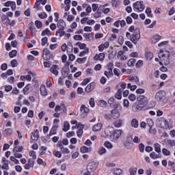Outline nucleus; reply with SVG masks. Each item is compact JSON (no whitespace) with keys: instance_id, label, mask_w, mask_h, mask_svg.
<instances>
[{"instance_id":"obj_1","label":"nucleus","mask_w":175,"mask_h":175,"mask_svg":"<svg viewBox=\"0 0 175 175\" xmlns=\"http://www.w3.org/2000/svg\"><path fill=\"white\" fill-rule=\"evenodd\" d=\"M158 57L160 59V65H169L170 64V52L168 51L161 50L158 54Z\"/></svg>"},{"instance_id":"obj_2","label":"nucleus","mask_w":175,"mask_h":175,"mask_svg":"<svg viewBox=\"0 0 175 175\" xmlns=\"http://www.w3.org/2000/svg\"><path fill=\"white\" fill-rule=\"evenodd\" d=\"M126 36L128 38V39H130V40L134 44H137V42L140 40V32L137 31L133 34H131L129 32L126 33Z\"/></svg>"},{"instance_id":"obj_3","label":"nucleus","mask_w":175,"mask_h":175,"mask_svg":"<svg viewBox=\"0 0 175 175\" xmlns=\"http://www.w3.org/2000/svg\"><path fill=\"white\" fill-rule=\"evenodd\" d=\"M133 8L134 9H136V10H137L138 12H144V9H146L144 4H143V1L134 3Z\"/></svg>"},{"instance_id":"obj_4","label":"nucleus","mask_w":175,"mask_h":175,"mask_svg":"<svg viewBox=\"0 0 175 175\" xmlns=\"http://www.w3.org/2000/svg\"><path fill=\"white\" fill-rule=\"evenodd\" d=\"M121 135H122V130H116L111 137V141L117 142V140L121 137Z\"/></svg>"},{"instance_id":"obj_5","label":"nucleus","mask_w":175,"mask_h":175,"mask_svg":"<svg viewBox=\"0 0 175 175\" xmlns=\"http://www.w3.org/2000/svg\"><path fill=\"white\" fill-rule=\"evenodd\" d=\"M137 100L142 106H147V105H148V98H147L144 95H141L137 97Z\"/></svg>"},{"instance_id":"obj_6","label":"nucleus","mask_w":175,"mask_h":175,"mask_svg":"<svg viewBox=\"0 0 175 175\" xmlns=\"http://www.w3.org/2000/svg\"><path fill=\"white\" fill-rule=\"evenodd\" d=\"M81 111L82 112V118H85V117H87V116H88V113H90V109L85 105H82L81 107Z\"/></svg>"},{"instance_id":"obj_7","label":"nucleus","mask_w":175,"mask_h":175,"mask_svg":"<svg viewBox=\"0 0 175 175\" xmlns=\"http://www.w3.org/2000/svg\"><path fill=\"white\" fill-rule=\"evenodd\" d=\"M165 96L163 95V91H160L156 93L154 99L157 102H161V100H163Z\"/></svg>"},{"instance_id":"obj_8","label":"nucleus","mask_w":175,"mask_h":175,"mask_svg":"<svg viewBox=\"0 0 175 175\" xmlns=\"http://www.w3.org/2000/svg\"><path fill=\"white\" fill-rule=\"evenodd\" d=\"M105 134L106 135V136H107L108 137H111V136H113V133L114 132V128L111 127V126H108L105 129Z\"/></svg>"},{"instance_id":"obj_9","label":"nucleus","mask_w":175,"mask_h":175,"mask_svg":"<svg viewBox=\"0 0 175 175\" xmlns=\"http://www.w3.org/2000/svg\"><path fill=\"white\" fill-rule=\"evenodd\" d=\"M50 70L51 72V73H53V75H55V76H58L59 72L58 70H59V67L58 66V65H53L51 68Z\"/></svg>"},{"instance_id":"obj_10","label":"nucleus","mask_w":175,"mask_h":175,"mask_svg":"<svg viewBox=\"0 0 175 175\" xmlns=\"http://www.w3.org/2000/svg\"><path fill=\"white\" fill-rule=\"evenodd\" d=\"M57 27L59 29H65L66 28V23L64 19H60L57 23Z\"/></svg>"},{"instance_id":"obj_11","label":"nucleus","mask_w":175,"mask_h":175,"mask_svg":"<svg viewBox=\"0 0 175 175\" xmlns=\"http://www.w3.org/2000/svg\"><path fill=\"white\" fill-rule=\"evenodd\" d=\"M1 21L3 23V24L4 25H5L6 27H8L9 25V24L10 23V19L9 18V17H8V16L3 14L1 16Z\"/></svg>"},{"instance_id":"obj_12","label":"nucleus","mask_w":175,"mask_h":175,"mask_svg":"<svg viewBox=\"0 0 175 175\" xmlns=\"http://www.w3.org/2000/svg\"><path fill=\"white\" fill-rule=\"evenodd\" d=\"M94 88H95V83L92 82L87 85V87L85 88V92L89 94V92H91V91H92V90H94Z\"/></svg>"},{"instance_id":"obj_13","label":"nucleus","mask_w":175,"mask_h":175,"mask_svg":"<svg viewBox=\"0 0 175 175\" xmlns=\"http://www.w3.org/2000/svg\"><path fill=\"white\" fill-rule=\"evenodd\" d=\"M161 39H162V36L157 34L151 38V42L153 44H155V43H158Z\"/></svg>"},{"instance_id":"obj_14","label":"nucleus","mask_w":175,"mask_h":175,"mask_svg":"<svg viewBox=\"0 0 175 175\" xmlns=\"http://www.w3.org/2000/svg\"><path fill=\"white\" fill-rule=\"evenodd\" d=\"M57 129H58V125L53 126L50 130L49 134L47 136L50 137V136H53V135H57Z\"/></svg>"},{"instance_id":"obj_15","label":"nucleus","mask_w":175,"mask_h":175,"mask_svg":"<svg viewBox=\"0 0 175 175\" xmlns=\"http://www.w3.org/2000/svg\"><path fill=\"white\" fill-rule=\"evenodd\" d=\"M29 29L31 31V34L36 35V28L33 25V22H30L29 24Z\"/></svg>"},{"instance_id":"obj_16","label":"nucleus","mask_w":175,"mask_h":175,"mask_svg":"<svg viewBox=\"0 0 175 175\" xmlns=\"http://www.w3.org/2000/svg\"><path fill=\"white\" fill-rule=\"evenodd\" d=\"M31 167H33V160H32V159H29L28 163L25 165V169H26V170H29Z\"/></svg>"},{"instance_id":"obj_17","label":"nucleus","mask_w":175,"mask_h":175,"mask_svg":"<svg viewBox=\"0 0 175 175\" xmlns=\"http://www.w3.org/2000/svg\"><path fill=\"white\" fill-rule=\"evenodd\" d=\"M40 91L42 96H47V89H46V85H42L40 86Z\"/></svg>"},{"instance_id":"obj_18","label":"nucleus","mask_w":175,"mask_h":175,"mask_svg":"<svg viewBox=\"0 0 175 175\" xmlns=\"http://www.w3.org/2000/svg\"><path fill=\"white\" fill-rule=\"evenodd\" d=\"M31 137L32 140H38L39 139V130L36 129L33 133H31Z\"/></svg>"},{"instance_id":"obj_19","label":"nucleus","mask_w":175,"mask_h":175,"mask_svg":"<svg viewBox=\"0 0 175 175\" xmlns=\"http://www.w3.org/2000/svg\"><path fill=\"white\" fill-rule=\"evenodd\" d=\"M102 126H103V124H102V123H98L93 126L92 131H94V132H99V131L102 129Z\"/></svg>"},{"instance_id":"obj_20","label":"nucleus","mask_w":175,"mask_h":175,"mask_svg":"<svg viewBox=\"0 0 175 175\" xmlns=\"http://www.w3.org/2000/svg\"><path fill=\"white\" fill-rule=\"evenodd\" d=\"M123 123H124V120L121 119H118L113 122V125L116 128H121V126H122Z\"/></svg>"},{"instance_id":"obj_21","label":"nucleus","mask_w":175,"mask_h":175,"mask_svg":"<svg viewBox=\"0 0 175 175\" xmlns=\"http://www.w3.org/2000/svg\"><path fill=\"white\" fill-rule=\"evenodd\" d=\"M115 98L120 100L122 98V89H119L115 94Z\"/></svg>"},{"instance_id":"obj_22","label":"nucleus","mask_w":175,"mask_h":175,"mask_svg":"<svg viewBox=\"0 0 175 175\" xmlns=\"http://www.w3.org/2000/svg\"><path fill=\"white\" fill-rule=\"evenodd\" d=\"M88 170H94V169H96V163L90 162L88 165L87 167Z\"/></svg>"},{"instance_id":"obj_23","label":"nucleus","mask_w":175,"mask_h":175,"mask_svg":"<svg viewBox=\"0 0 175 175\" xmlns=\"http://www.w3.org/2000/svg\"><path fill=\"white\" fill-rule=\"evenodd\" d=\"M159 122L161 123V126H165V128H167V126H169V122H167V120H166V119L163 118H160Z\"/></svg>"},{"instance_id":"obj_24","label":"nucleus","mask_w":175,"mask_h":175,"mask_svg":"<svg viewBox=\"0 0 175 175\" xmlns=\"http://www.w3.org/2000/svg\"><path fill=\"white\" fill-rule=\"evenodd\" d=\"M94 59H98V61H103V59H105V53H99L98 55L96 54L94 56Z\"/></svg>"},{"instance_id":"obj_25","label":"nucleus","mask_w":175,"mask_h":175,"mask_svg":"<svg viewBox=\"0 0 175 175\" xmlns=\"http://www.w3.org/2000/svg\"><path fill=\"white\" fill-rule=\"evenodd\" d=\"M69 129H70V124H69V122L68 121L64 122L63 131L68 132Z\"/></svg>"},{"instance_id":"obj_26","label":"nucleus","mask_w":175,"mask_h":175,"mask_svg":"<svg viewBox=\"0 0 175 175\" xmlns=\"http://www.w3.org/2000/svg\"><path fill=\"white\" fill-rule=\"evenodd\" d=\"M131 126H133V128H138L139 127V121H137V119L136 118H133L131 120Z\"/></svg>"},{"instance_id":"obj_27","label":"nucleus","mask_w":175,"mask_h":175,"mask_svg":"<svg viewBox=\"0 0 175 175\" xmlns=\"http://www.w3.org/2000/svg\"><path fill=\"white\" fill-rule=\"evenodd\" d=\"M92 150V149L91 148H88L87 146H82L81 148V152H82L83 154H85V152H91Z\"/></svg>"},{"instance_id":"obj_28","label":"nucleus","mask_w":175,"mask_h":175,"mask_svg":"<svg viewBox=\"0 0 175 175\" xmlns=\"http://www.w3.org/2000/svg\"><path fill=\"white\" fill-rule=\"evenodd\" d=\"M65 35V31L64 29H59L56 31L55 36H59V38H62Z\"/></svg>"},{"instance_id":"obj_29","label":"nucleus","mask_w":175,"mask_h":175,"mask_svg":"<svg viewBox=\"0 0 175 175\" xmlns=\"http://www.w3.org/2000/svg\"><path fill=\"white\" fill-rule=\"evenodd\" d=\"M42 36H50L51 35V31L49 28H46L45 30L42 31L41 33Z\"/></svg>"},{"instance_id":"obj_30","label":"nucleus","mask_w":175,"mask_h":175,"mask_svg":"<svg viewBox=\"0 0 175 175\" xmlns=\"http://www.w3.org/2000/svg\"><path fill=\"white\" fill-rule=\"evenodd\" d=\"M111 114L113 118H114L115 120L118 118V117H120V112H118L116 110H112L111 111Z\"/></svg>"},{"instance_id":"obj_31","label":"nucleus","mask_w":175,"mask_h":175,"mask_svg":"<svg viewBox=\"0 0 175 175\" xmlns=\"http://www.w3.org/2000/svg\"><path fill=\"white\" fill-rule=\"evenodd\" d=\"M76 46H79V49H80L81 50H85V49H88V48L87 47V44H85V43H81V42H77V43L76 44Z\"/></svg>"},{"instance_id":"obj_32","label":"nucleus","mask_w":175,"mask_h":175,"mask_svg":"<svg viewBox=\"0 0 175 175\" xmlns=\"http://www.w3.org/2000/svg\"><path fill=\"white\" fill-rule=\"evenodd\" d=\"M127 65L130 67L135 66V65H136V59L133 58L130 59L127 63Z\"/></svg>"},{"instance_id":"obj_33","label":"nucleus","mask_w":175,"mask_h":175,"mask_svg":"<svg viewBox=\"0 0 175 175\" xmlns=\"http://www.w3.org/2000/svg\"><path fill=\"white\" fill-rule=\"evenodd\" d=\"M129 173L130 175H136V173H137V167H131L129 168Z\"/></svg>"},{"instance_id":"obj_34","label":"nucleus","mask_w":175,"mask_h":175,"mask_svg":"<svg viewBox=\"0 0 175 175\" xmlns=\"http://www.w3.org/2000/svg\"><path fill=\"white\" fill-rule=\"evenodd\" d=\"M104 75L108 79H109V77H113V76L114 75L113 74V70H108V71H105Z\"/></svg>"},{"instance_id":"obj_35","label":"nucleus","mask_w":175,"mask_h":175,"mask_svg":"<svg viewBox=\"0 0 175 175\" xmlns=\"http://www.w3.org/2000/svg\"><path fill=\"white\" fill-rule=\"evenodd\" d=\"M144 107V105H142L141 103L134 106V109L135 111H142Z\"/></svg>"},{"instance_id":"obj_36","label":"nucleus","mask_w":175,"mask_h":175,"mask_svg":"<svg viewBox=\"0 0 175 175\" xmlns=\"http://www.w3.org/2000/svg\"><path fill=\"white\" fill-rule=\"evenodd\" d=\"M83 37L87 39V40H92V39H94V35H92V33H84L83 34Z\"/></svg>"},{"instance_id":"obj_37","label":"nucleus","mask_w":175,"mask_h":175,"mask_svg":"<svg viewBox=\"0 0 175 175\" xmlns=\"http://www.w3.org/2000/svg\"><path fill=\"white\" fill-rule=\"evenodd\" d=\"M49 54H50V51L49 49H45L43 50V56L42 57L44 59H49V58L47 57Z\"/></svg>"},{"instance_id":"obj_38","label":"nucleus","mask_w":175,"mask_h":175,"mask_svg":"<svg viewBox=\"0 0 175 175\" xmlns=\"http://www.w3.org/2000/svg\"><path fill=\"white\" fill-rule=\"evenodd\" d=\"M154 151H156V152H158V154L161 153V145L158 143H156L154 144Z\"/></svg>"},{"instance_id":"obj_39","label":"nucleus","mask_w":175,"mask_h":175,"mask_svg":"<svg viewBox=\"0 0 175 175\" xmlns=\"http://www.w3.org/2000/svg\"><path fill=\"white\" fill-rule=\"evenodd\" d=\"M112 173L114 175H120L122 173V170H121L120 168H116L115 170H112Z\"/></svg>"},{"instance_id":"obj_40","label":"nucleus","mask_w":175,"mask_h":175,"mask_svg":"<svg viewBox=\"0 0 175 175\" xmlns=\"http://www.w3.org/2000/svg\"><path fill=\"white\" fill-rule=\"evenodd\" d=\"M131 139L133 140V143H135V144H139V143L141 142L140 138H139V137L137 135H135L134 138L131 137Z\"/></svg>"},{"instance_id":"obj_41","label":"nucleus","mask_w":175,"mask_h":175,"mask_svg":"<svg viewBox=\"0 0 175 175\" xmlns=\"http://www.w3.org/2000/svg\"><path fill=\"white\" fill-rule=\"evenodd\" d=\"M23 151V146H16L13 149V152H21Z\"/></svg>"},{"instance_id":"obj_42","label":"nucleus","mask_w":175,"mask_h":175,"mask_svg":"<svg viewBox=\"0 0 175 175\" xmlns=\"http://www.w3.org/2000/svg\"><path fill=\"white\" fill-rule=\"evenodd\" d=\"M129 81H132L135 83V84H139V77H132L131 79H129Z\"/></svg>"},{"instance_id":"obj_43","label":"nucleus","mask_w":175,"mask_h":175,"mask_svg":"<svg viewBox=\"0 0 175 175\" xmlns=\"http://www.w3.org/2000/svg\"><path fill=\"white\" fill-rule=\"evenodd\" d=\"M35 25H36V28H38L39 29L40 28H42V27H43V23L40 21H36Z\"/></svg>"},{"instance_id":"obj_44","label":"nucleus","mask_w":175,"mask_h":175,"mask_svg":"<svg viewBox=\"0 0 175 175\" xmlns=\"http://www.w3.org/2000/svg\"><path fill=\"white\" fill-rule=\"evenodd\" d=\"M29 85H30L29 84L23 88L24 95H28V94L29 93Z\"/></svg>"},{"instance_id":"obj_45","label":"nucleus","mask_w":175,"mask_h":175,"mask_svg":"<svg viewBox=\"0 0 175 175\" xmlns=\"http://www.w3.org/2000/svg\"><path fill=\"white\" fill-rule=\"evenodd\" d=\"M10 58H14L16 55H17V51L12 50L11 52L9 53Z\"/></svg>"},{"instance_id":"obj_46","label":"nucleus","mask_w":175,"mask_h":175,"mask_svg":"<svg viewBox=\"0 0 175 175\" xmlns=\"http://www.w3.org/2000/svg\"><path fill=\"white\" fill-rule=\"evenodd\" d=\"M147 124L149 126V128H152V126H154V122L152 121V119H147Z\"/></svg>"},{"instance_id":"obj_47","label":"nucleus","mask_w":175,"mask_h":175,"mask_svg":"<svg viewBox=\"0 0 175 175\" xmlns=\"http://www.w3.org/2000/svg\"><path fill=\"white\" fill-rule=\"evenodd\" d=\"M41 2H42V0H36L33 5V9H37V10H39V5H40Z\"/></svg>"},{"instance_id":"obj_48","label":"nucleus","mask_w":175,"mask_h":175,"mask_svg":"<svg viewBox=\"0 0 175 175\" xmlns=\"http://www.w3.org/2000/svg\"><path fill=\"white\" fill-rule=\"evenodd\" d=\"M88 53H90V49L86 48L85 50L79 53V57H84V55H85V54H88Z\"/></svg>"},{"instance_id":"obj_49","label":"nucleus","mask_w":175,"mask_h":175,"mask_svg":"<svg viewBox=\"0 0 175 175\" xmlns=\"http://www.w3.org/2000/svg\"><path fill=\"white\" fill-rule=\"evenodd\" d=\"M146 14H147L148 17H153V15L151 13V8H146Z\"/></svg>"},{"instance_id":"obj_50","label":"nucleus","mask_w":175,"mask_h":175,"mask_svg":"<svg viewBox=\"0 0 175 175\" xmlns=\"http://www.w3.org/2000/svg\"><path fill=\"white\" fill-rule=\"evenodd\" d=\"M99 155H103V154H106V149L105 147H101L98 149Z\"/></svg>"},{"instance_id":"obj_51","label":"nucleus","mask_w":175,"mask_h":175,"mask_svg":"<svg viewBox=\"0 0 175 175\" xmlns=\"http://www.w3.org/2000/svg\"><path fill=\"white\" fill-rule=\"evenodd\" d=\"M104 146L105 147H106L107 148H113V144H111V143H110V142L109 141H106L104 143Z\"/></svg>"},{"instance_id":"obj_52","label":"nucleus","mask_w":175,"mask_h":175,"mask_svg":"<svg viewBox=\"0 0 175 175\" xmlns=\"http://www.w3.org/2000/svg\"><path fill=\"white\" fill-rule=\"evenodd\" d=\"M29 155L33 159H36V152L31 150L29 152Z\"/></svg>"},{"instance_id":"obj_53","label":"nucleus","mask_w":175,"mask_h":175,"mask_svg":"<svg viewBox=\"0 0 175 175\" xmlns=\"http://www.w3.org/2000/svg\"><path fill=\"white\" fill-rule=\"evenodd\" d=\"M147 59H152L154 58V55L151 52H147L146 54Z\"/></svg>"},{"instance_id":"obj_54","label":"nucleus","mask_w":175,"mask_h":175,"mask_svg":"<svg viewBox=\"0 0 175 175\" xmlns=\"http://www.w3.org/2000/svg\"><path fill=\"white\" fill-rule=\"evenodd\" d=\"M85 61H87V57L78 58L77 59V62H78V64H84Z\"/></svg>"},{"instance_id":"obj_55","label":"nucleus","mask_w":175,"mask_h":175,"mask_svg":"<svg viewBox=\"0 0 175 175\" xmlns=\"http://www.w3.org/2000/svg\"><path fill=\"white\" fill-rule=\"evenodd\" d=\"M13 90V86L10 85H7L5 86V92H10V91Z\"/></svg>"},{"instance_id":"obj_56","label":"nucleus","mask_w":175,"mask_h":175,"mask_svg":"<svg viewBox=\"0 0 175 175\" xmlns=\"http://www.w3.org/2000/svg\"><path fill=\"white\" fill-rule=\"evenodd\" d=\"M129 100H131V102H134V100H136V95L133 94H131L129 96Z\"/></svg>"},{"instance_id":"obj_57","label":"nucleus","mask_w":175,"mask_h":175,"mask_svg":"<svg viewBox=\"0 0 175 175\" xmlns=\"http://www.w3.org/2000/svg\"><path fill=\"white\" fill-rule=\"evenodd\" d=\"M89 104L91 107H95V99H94V98H91L89 100Z\"/></svg>"},{"instance_id":"obj_58","label":"nucleus","mask_w":175,"mask_h":175,"mask_svg":"<svg viewBox=\"0 0 175 175\" xmlns=\"http://www.w3.org/2000/svg\"><path fill=\"white\" fill-rule=\"evenodd\" d=\"M90 81H91V79L85 78L81 83V85H87V84L90 83Z\"/></svg>"},{"instance_id":"obj_59","label":"nucleus","mask_w":175,"mask_h":175,"mask_svg":"<svg viewBox=\"0 0 175 175\" xmlns=\"http://www.w3.org/2000/svg\"><path fill=\"white\" fill-rule=\"evenodd\" d=\"M107 167H116V164L114 162L110 163L108 162L106 163Z\"/></svg>"},{"instance_id":"obj_60","label":"nucleus","mask_w":175,"mask_h":175,"mask_svg":"<svg viewBox=\"0 0 175 175\" xmlns=\"http://www.w3.org/2000/svg\"><path fill=\"white\" fill-rule=\"evenodd\" d=\"M162 152H163V155H165V156L170 155V151H169V150H167L166 148H163L162 150Z\"/></svg>"},{"instance_id":"obj_61","label":"nucleus","mask_w":175,"mask_h":175,"mask_svg":"<svg viewBox=\"0 0 175 175\" xmlns=\"http://www.w3.org/2000/svg\"><path fill=\"white\" fill-rule=\"evenodd\" d=\"M114 102H116V99L113 97H111L108 100V103H109V105H110V106H113V105H114Z\"/></svg>"},{"instance_id":"obj_62","label":"nucleus","mask_w":175,"mask_h":175,"mask_svg":"<svg viewBox=\"0 0 175 175\" xmlns=\"http://www.w3.org/2000/svg\"><path fill=\"white\" fill-rule=\"evenodd\" d=\"M38 16L40 18H47V13L46 12H42L41 14H38Z\"/></svg>"},{"instance_id":"obj_63","label":"nucleus","mask_w":175,"mask_h":175,"mask_svg":"<svg viewBox=\"0 0 175 175\" xmlns=\"http://www.w3.org/2000/svg\"><path fill=\"white\" fill-rule=\"evenodd\" d=\"M165 142L170 145L172 146V147L175 146V142L174 140H170V139H167Z\"/></svg>"},{"instance_id":"obj_64","label":"nucleus","mask_w":175,"mask_h":175,"mask_svg":"<svg viewBox=\"0 0 175 175\" xmlns=\"http://www.w3.org/2000/svg\"><path fill=\"white\" fill-rule=\"evenodd\" d=\"M131 144H132V143H131V142L126 141L124 142V147H126V148H131L132 146H131Z\"/></svg>"}]
</instances>
